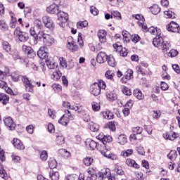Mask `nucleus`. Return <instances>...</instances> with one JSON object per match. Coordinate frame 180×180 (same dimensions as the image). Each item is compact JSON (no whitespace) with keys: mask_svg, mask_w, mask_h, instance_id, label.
Returning a JSON list of instances; mask_svg holds the SVG:
<instances>
[{"mask_svg":"<svg viewBox=\"0 0 180 180\" xmlns=\"http://www.w3.org/2000/svg\"><path fill=\"white\" fill-rule=\"evenodd\" d=\"M153 44L155 47H160L162 53H168V50L171 47V43L169 41L165 40V38H162L160 35H156L153 39Z\"/></svg>","mask_w":180,"mask_h":180,"instance_id":"obj_1","label":"nucleus"},{"mask_svg":"<svg viewBox=\"0 0 180 180\" xmlns=\"http://www.w3.org/2000/svg\"><path fill=\"white\" fill-rule=\"evenodd\" d=\"M22 81L25 86V89L27 92H31L33 94V88L36 86H40L41 83L40 82H34V80H30L26 76H22Z\"/></svg>","mask_w":180,"mask_h":180,"instance_id":"obj_2","label":"nucleus"},{"mask_svg":"<svg viewBox=\"0 0 180 180\" xmlns=\"http://www.w3.org/2000/svg\"><path fill=\"white\" fill-rule=\"evenodd\" d=\"M101 89H106V83L103 82V80H98V82H94L91 85V94L94 95V96L101 95Z\"/></svg>","mask_w":180,"mask_h":180,"instance_id":"obj_3","label":"nucleus"},{"mask_svg":"<svg viewBox=\"0 0 180 180\" xmlns=\"http://www.w3.org/2000/svg\"><path fill=\"white\" fill-rule=\"evenodd\" d=\"M57 23H58L60 27H65V23L68 22V13L60 10V11L57 13Z\"/></svg>","mask_w":180,"mask_h":180,"instance_id":"obj_4","label":"nucleus"},{"mask_svg":"<svg viewBox=\"0 0 180 180\" xmlns=\"http://www.w3.org/2000/svg\"><path fill=\"white\" fill-rule=\"evenodd\" d=\"M74 116L71 114L70 110H65V114L59 119L58 123L62 126H67L70 123V120H73Z\"/></svg>","mask_w":180,"mask_h":180,"instance_id":"obj_5","label":"nucleus"},{"mask_svg":"<svg viewBox=\"0 0 180 180\" xmlns=\"http://www.w3.org/2000/svg\"><path fill=\"white\" fill-rule=\"evenodd\" d=\"M14 34L18 36V40L22 43H26L29 40V34L22 32L20 27H17L14 31Z\"/></svg>","mask_w":180,"mask_h":180,"instance_id":"obj_6","label":"nucleus"},{"mask_svg":"<svg viewBox=\"0 0 180 180\" xmlns=\"http://www.w3.org/2000/svg\"><path fill=\"white\" fill-rule=\"evenodd\" d=\"M98 151H100L102 155H103V157H105V158H109L110 160H117V155L113 153H110V152L109 151V148H108L106 146L105 148L98 147Z\"/></svg>","mask_w":180,"mask_h":180,"instance_id":"obj_7","label":"nucleus"},{"mask_svg":"<svg viewBox=\"0 0 180 180\" xmlns=\"http://www.w3.org/2000/svg\"><path fill=\"white\" fill-rule=\"evenodd\" d=\"M8 53H10V56H12L13 60H20L22 64L27 65L29 63V60L27 58H22L20 57V56H19V52L16 49L12 50Z\"/></svg>","mask_w":180,"mask_h":180,"instance_id":"obj_8","label":"nucleus"},{"mask_svg":"<svg viewBox=\"0 0 180 180\" xmlns=\"http://www.w3.org/2000/svg\"><path fill=\"white\" fill-rule=\"evenodd\" d=\"M22 49L23 53L26 54L28 58H34V57H36V52H34L31 46L22 45Z\"/></svg>","mask_w":180,"mask_h":180,"instance_id":"obj_9","label":"nucleus"},{"mask_svg":"<svg viewBox=\"0 0 180 180\" xmlns=\"http://www.w3.org/2000/svg\"><path fill=\"white\" fill-rule=\"evenodd\" d=\"M42 20L44 26L47 27V29H49V30H54V21H53L51 18L45 15L42 18Z\"/></svg>","mask_w":180,"mask_h":180,"instance_id":"obj_10","label":"nucleus"},{"mask_svg":"<svg viewBox=\"0 0 180 180\" xmlns=\"http://www.w3.org/2000/svg\"><path fill=\"white\" fill-rule=\"evenodd\" d=\"M86 147H89L90 148V150H95V148H97V150H99V148H101V145L99 144V143H96L95 142V141L89 139L86 140Z\"/></svg>","mask_w":180,"mask_h":180,"instance_id":"obj_11","label":"nucleus"},{"mask_svg":"<svg viewBox=\"0 0 180 180\" xmlns=\"http://www.w3.org/2000/svg\"><path fill=\"white\" fill-rule=\"evenodd\" d=\"M43 43L46 47H50L56 43V40L53 36L47 34L43 39Z\"/></svg>","mask_w":180,"mask_h":180,"instance_id":"obj_12","label":"nucleus"},{"mask_svg":"<svg viewBox=\"0 0 180 180\" xmlns=\"http://www.w3.org/2000/svg\"><path fill=\"white\" fill-rule=\"evenodd\" d=\"M4 122L5 126H6V127H8L10 130H15V127H16V124L13 122V120L12 119V117H5L4 118Z\"/></svg>","mask_w":180,"mask_h":180,"instance_id":"obj_13","label":"nucleus"},{"mask_svg":"<svg viewBox=\"0 0 180 180\" xmlns=\"http://www.w3.org/2000/svg\"><path fill=\"white\" fill-rule=\"evenodd\" d=\"M168 32H172V33H179V25L174 21H172L168 27H167Z\"/></svg>","mask_w":180,"mask_h":180,"instance_id":"obj_14","label":"nucleus"},{"mask_svg":"<svg viewBox=\"0 0 180 180\" xmlns=\"http://www.w3.org/2000/svg\"><path fill=\"white\" fill-rule=\"evenodd\" d=\"M37 56L41 60H44V58H47L49 57V49L46 46H43L39 49L37 51Z\"/></svg>","mask_w":180,"mask_h":180,"instance_id":"obj_15","label":"nucleus"},{"mask_svg":"<svg viewBox=\"0 0 180 180\" xmlns=\"http://www.w3.org/2000/svg\"><path fill=\"white\" fill-rule=\"evenodd\" d=\"M110 174V169L109 168L103 169L98 173V179L102 180L106 178L108 179Z\"/></svg>","mask_w":180,"mask_h":180,"instance_id":"obj_16","label":"nucleus"},{"mask_svg":"<svg viewBox=\"0 0 180 180\" xmlns=\"http://www.w3.org/2000/svg\"><path fill=\"white\" fill-rule=\"evenodd\" d=\"M108 56L106 53L103 51L99 52L96 57L97 63H98V64H103V63L108 60Z\"/></svg>","mask_w":180,"mask_h":180,"instance_id":"obj_17","label":"nucleus"},{"mask_svg":"<svg viewBox=\"0 0 180 180\" xmlns=\"http://www.w3.org/2000/svg\"><path fill=\"white\" fill-rule=\"evenodd\" d=\"M133 78V70L131 69H128L125 72L123 77L121 79L122 82L127 83V81H130Z\"/></svg>","mask_w":180,"mask_h":180,"instance_id":"obj_18","label":"nucleus"},{"mask_svg":"<svg viewBox=\"0 0 180 180\" xmlns=\"http://www.w3.org/2000/svg\"><path fill=\"white\" fill-rule=\"evenodd\" d=\"M13 145L14 146L15 148H17V150H25V145L19 139H13Z\"/></svg>","mask_w":180,"mask_h":180,"instance_id":"obj_19","label":"nucleus"},{"mask_svg":"<svg viewBox=\"0 0 180 180\" xmlns=\"http://www.w3.org/2000/svg\"><path fill=\"white\" fill-rule=\"evenodd\" d=\"M105 96L110 102H113L117 99V95L115 93H113V91H110L109 90L105 92Z\"/></svg>","mask_w":180,"mask_h":180,"instance_id":"obj_20","label":"nucleus"},{"mask_svg":"<svg viewBox=\"0 0 180 180\" xmlns=\"http://www.w3.org/2000/svg\"><path fill=\"white\" fill-rule=\"evenodd\" d=\"M65 180H85L84 174H69L65 177Z\"/></svg>","mask_w":180,"mask_h":180,"instance_id":"obj_21","label":"nucleus"},{"mask_svg":"<svg viewBox=\"0 0 180 180\" xmlns=\"http://www.w3.org/2000/svg\"><path fill=\"white\" fill-rule=\"evenodd\" d=\"M46 11L48 12V13L54 15V13H58V12H60V10L58 9V6H57L56 4H52L50 6L47 7Z\"/></svg>","mask_w":180,"mask_h":180,"instance_id":"obj_22","label":"nucleus"},{"mask_svg":"<svg viewBox=\"0 0 180 180\" xmlns=\"http://www.w3.org/2000/svg\"><path fill=\"white\" fill-rule=\"evenodd\" d=\"M106 34H107V32L105 31V30H98V37L101 43H106Z\"/></svg>","mask_w":180,"mask_h":180,"instance_id":"obj_23","label":"nucleus"},{"mask_svg":"<svg viewBox=\"0 0 180 180\" xmlns=\"http://www.w3.org/2000/svg\"><path fill=\"white\" fill-rule=\"evenodd\" d=\"M2 49L6 53H9L12 50V46H11V44L8 42L7 41H2L1 42Z\"/></svg>","mask_w":180,"mask_h":180,"instance_id":"obj_24","label":"nucleus"},{"mask_svg":"<svg viewBox=\"0 0 180 180\" xmlns=\"http://www.w3.org/2000/svg\"><path fill=\"white\" fill-rule=\"evenodd\" d=\"M110 141H112V137L110 136H104L101 143H100L101 148L106 149V143H110Z\"/></svg>","mask_w":180,"mask_h":180,"instance_id":"obj_25","label":"nucleus"},{"mask_svg":"<svg viewBox=\"0 0 180 180\" xmlns=\"http://www.w3.org/2000/svg\"><path fill=\"white\" fill-rule=\"evenodd\" d=\"M0 102L3 105H6L9 103V96L5 94L4 93H0Z\"/></svg>","mask_w":180,"mask_h":180,"instance_id":"obj_26","label":"nucleus"},{"mask_svg":"<svg viewBox=\"0 0 180 180\" xmlns=\"http://www.w3.org/2000/svg\"><path fill=\"white\" fill-rule=\"evenodd\" d=\"M148 32L154 36H158L161 34V30L158 27H150L148 29Z\"/></svg>","mask_w":180,"mask_h":180,"instance_id":"obj_27","label":"nucleus"},{"mask_svg":"<svg viewBox=\"0 0 180 180\" xmlns=\"http://www.w3.org/2000/svg\"><path fill=\"white\" fill-rule=\"evenodd\" d=\"M126 164L128 167H133L134 168H140V165L136 162V160L132 159H127Z\"/></svg>","mask_w":180,"mask_h":180,"instance_id":"obj_28","label":"nucleus"},{"mask_svg":"<svg viewBox=\"0 0 180 180\" xmlns=\"http://www.w3.org/2000/svg\"><path fill=\"white\" fill-rule=\"evenodd\" d=\"M108 65L110 67H115L116 66V60H115V57L112 55H109L107 57V60Z\"/></svg>","mask_w":180,"mask_h":180,"instance_id":"obj_29","label":"nucleus"},{"mask_svg":"<svg viewBox=\"0 0 180 180\" xmlns=\"http://www.w3.org/2000/svg\"><path fill=\"white\" fill-rule=\"evenodd\" d=\"M178 157V153L175 150H172L167 155V158L171 160V161H175Z\"/></svg>","mask_w":180,"mask_h":180,"instance_id":"obj_30","label":"nucleus"},{"mask_svg":"<svg viewBox=\"0 0 180 180\" xmlns=\"http://www.w3.org/2000/svg\"><path fill=\"white\" fill-rule=\"evenodd\" d=\"M134 96L136 99H139V101L144 99V95H143V93L141 91H140V89L134 90Z\"/></svg>","mask_w":180,"mask_h":180,"instance_id":"obj_31","label":"nucleus"},{"mask_svg":"<svg viewBox=\"0 0 180 180\" xmlns=\"http://www.w3.org/2000/svg\"><path fill=\"white\" fill-rule=\"evenodd\" d=\"M165 18H166V19H175V18H176V14H175V13L171 11H165Z\"/></svg>","mask_w":180,"mask_h":180,"instance_id":"obj_32","label":"nucleus"},{"mask_svg":"<svg viewBox=\"0 0 180 180\" xmlns=\"http://www.w3.org/2000/svg\"><path fill=\"white\" fill-rule=\"evenodd\" d=\"M49 176L52 180H58L60 179V173H58V172H54L53 170H51L49 172Z\"/></svg>","mask_w":180,"mask_h":180,"instance_id":"obj_33","label":"nucleus"},{"mask_svg":"<svg viewBox=\"0 0 180 180\" xmlns=\"http://www.w3.org/2000/svg\"><path fill=\"white\" fill-rule=\"evenodd\" d=\"M68 47L69 50H70V51H72V53H74V51H77V50H78V45L75 44V41L68 42Z\"/></svg>","mask_w":180,"mask_h":180,"instance_id":"obj_34","label":"nucleus"},{"mask_svg":"<svg viewBox=\"0 0 180 180\" xmlns=\"http://www.w3.org/2000/svg\"><path fill=\"white\" fill-rule=\"evenodd\" d=\"M59 61H60V64L61 65V67H63V68H66V70H71V68H72V66H68L67 65V61L65 60V59L63 57L59 58Z\"/></svg>","mask_w":180,"mask_h":180,"instance_id":"obj_35","label":"nucleus"},{"mask_svg":"<svg viewBox=\"0 0 180 180\" xmlns=\"http://www.w3.org/2000/svg\"><path fill=\"white\" fill-rule=\"evenodd\" d=\"M150 11L152 12L153 15H158V13L161 12V8H160L158 5L155 4L150 7Z\"/></svg>","mask_w":180,"mask_h":180,"instance_id":"obj_36","label":"nucleus"},{"mask_svg":"<svg viewBox=\"0 0 180 180\" xmlns=\"http://www.w3.org/2000/svg\"><path fill=\"white\" fill-rule=\"evenodd\" d=\"M11 22H10V27L12 29H15L16 27V23L18 22V20H16V17L13 15V14H11Z\"/></svg>","mask_w":180,"mask_h":180,"instance_id":"obj_37","label":"nucleus"},{"mask_svg":"<svg viewBox=\"0 0 180 180\" xmlns=\"http://www.w3.org/2000/svg\"><path fill=\"white\" fill-rule=\"evenodd\" d=\"M46 64L50 70H54V68H57L58 64L50 60H46Z\"/></svg>","mask_w":180,"mask_h":180,"instance_id":"obj_38","label":"nucleus"},{"mask_svg":"<svg viewBox=\"0 0 180 180\" xmlns=\"http://www.w3.org/2000/svg\"><path fill=\"white\" fill-rule=\"evenodd\" d=\"M51 78L54 81H58V79H60V78H61V72L59 70H56V71L53 72L51 75Z\"/></svg>","mask_w":180,"mask_h":180,"instance_id":"obj_39","label":"nucleus"},{"mask_svg":"<svg viewBox=\"0 0 180 180\" xmlns=\"http://www.w3.org/2000/svg\"><path fill=\"white\" fill-rule=\"evenodd\" d=\"M89 129L91 131H98L99 130V125L96 123L91 122L89 124Z\"/></svg>","mask_w":180,"mask_h":180,"instance_id":"obj_40","label":"nucleus"},{"mask_svg":"<svg viewBox=\"0 0 180 180\" xmlns=\"http://www.w3.org/2000/svg\"><path fill=\"white\" fill-rule=\"evenodd\" d=\"M92 162H94V159L91 157H86L83 159V163L86 167H89V165L92 164Z\"/></svg>","mask_w":180,"mask_h":180,"instance_id":"obj_41","label":"nucleus"},{"mask_svg":"<svg viewBox=\"0 0 180 180\" xmlns=\"http://www.w3.org/2000/svg\"><path fill=\"white\" fill-rule=\"evenodd\" d=\"M88 26V21H79L77 23V29H84V27H86Z\"/></svg>","mask_w":180,"mask_h":180,"instance_id":"obj_42","label":"nucleus"},{"mask_svg":"<svg viewBox=\"0 0 180 180\" xmlns=\"http://www.w3.org/2000/svg\"><path fill=\"white\" fill-rule=\"evenodd\" d=\"M122 91L124 95H126L127 96H130V95H131V90H130V89L126 86H122Z\"/></svg>","mask_w":180,"mask_h":180,"instance_id":"obj_43","label":"nucleus"},{"mask_svg":"<svg viewBox=\"0 0 180 180\" xmlns=\"http://www.w3.org/2000/svg\"><path fill=\"white\" fill-rule=\"evenodd\" d=\"M87 173L89 174V176L94 178V179H96V171H95L94 168H89L87 169Z\"/></svg>","mask_w":180,"mask_h":180,"instance_id":"obj_44","label":"nucleus"},{"mask_svg":"<svg viewBox=\"0 0 180 180\" xmlns=\"http://www.w3.org/2000/svg\"><path fill=\"white\" fill-rule=\"evenodd\" d=\"M49 167L51 169H53V168H56L57 167V161L55 159H50L49 160Z\"/></svg>","mask_w":180,"mask_h":180,"instance_id":"obj_45","label":"nucleus"},{"mask_svg":"<svg viewBox=\"0 0 180 180\" xmlns=\"http://www.w3.org/2000/svg\"><path fill=\"white\" fill-rule=\"evenodd\" d=\"M91 106L94 112H99L101 110V105L95 101L91 103Z\"/></svg>","mask_w":180,"mask_h":180,"instance_id":"obj_46","label":"nucleus"},{"mask_svg":"<svg viewBox=\"0 0 180 180\" xmlns=\"http://www.w3.org/2000/svg\"><path fill=\"white\" fill-rule=\"evenodd\" d=\"M118 141L120 144H126V143H127V138H126V135H120L118 137Z\"/></svg>","mask_w":180,"mask_h":180,"instance_id":"obj_47","label":"nucleus"},{"mask_svg":"<svg viewBox=\"0 0 180 180\" xmlns=\"http://www.w3.org/2000/svg\"><path fill=\"white\" fill-rule=\"evenodd\" d=\"M70 109L72 110H75V112H77V113H82V112L84 111V110L82 109V106H78L77 105L71 106Z\"/></svg>","mask_w":180,"mask_h":180,"instance_id":"obj_48","label":"nucleus"},{"mask_svg":"<svg viewBox=\"0 0 180 180\" xmlns=\"http://www.w3.org/2000/svg\"><path fill=\"white\" fill-rule=\"evenodd\" d=\"M56 143L58 144L59 146H61V144H64L65 143L64 136L61 135L56 136Z\"/></svg>","mask_w":180,"mask_h":180,"instance_id":"obj_49","label":"nucleus"},{"mask_svg":"<svg viewBox=\"0 0 180 180\" xmlns=\"http://www.w3.org/2000/svg\"><path fill=\"white\" fill-rule=\"evenodd\" d=\"M132 132L134 134H141V133H143V127H133Z\"/></svg>","mask_w":180,"mask_h":180,"instance_id":"obj_50","label":"nucleus"},{"mask_svg":"<svg viewBox=\"0 0 180 180\" xmlns=\"http://www.w3.org/2000/svg\"><path fill=\"white\" fill-rule=\"evenodd\" d=\"M105 78L107 79H113V77H115V73L110 70H107L105 74Z\"/></svg>","mask_w":180,"mask_h":180,"instance_id":"obj_51","label":"nucleus"},{"mask_svg":"<svg viewBox=\"0 0 180 180\" xmlns=\"http://www.w3.org/2000/svg\"><path fill=\"white\" fill-rule=\"evenodd\" d=\"M0 30L5 32V30H8V24L5 22L4 20H0Z\"/></svg>","mask_w":180,"mask_h":180,"instance_id":"obj_52","label":"nucleus"},{"mask_svg":"<svg viewBox=\"0 0 180 180\" xmlns=\"http://www.w3.org/2000/svg\"><path fill=\"white\" fill-rule=\"evenodd\" d=\"M108 127L110 130H112V131H115V130H116V122H108Z\"/></svg>","mask_w":180,"mask_h":180,"instance_id":"obj_53","label":"nucleus"},{"mask_svg":"<svg viewBox=\"0 0 180 180\" xmlns=\"http://www.w3.org/2000/svg\"><path fill=\"white\" fill-rule=\"evenodd\" d=\"M168 57H176L178 56V51L175 49H172L169 51L167 54Z\"/></svg>","mask_w":180,"mask_h":180,"instance_id":"obj_54","label":"nucleus"},{"mask_svg":"<svg viewBox=\"0 0 180 180\" xmlns=\"http://www.w3.org/2000/svg\"><path fill=\"white\" fill-rule=\"evenodd\" d=\"M49 155H47V151L43 150L41 152L40 158L42 161H46Z\"/></svg>","mask_w":180,"mask_h":180,"instance_id":"obj_55","label":"nucleus"},{"mask_svg":"<svg viewBox=\"0 0 180 180\" xmlns=\"http://www.w3.org/2000/svg\"><path fill=\"white\" fill-rule=\"evenodd\" d=\"M136 150L140 155H144V154H146V151H144V148H143V146H136Z\"/></svg>","mask_w":180,"mask_h":180,"instance_id":"obj_56","label":"nucleus"},{"mask_svg":"<svg viewBox=\"0 0 180 180\" xmlns=\"http://www.w3.org/2000/svg\"><path fill=\"white\" fill-rule=\"evenodd\" d=\"M19 72H15V73H13L11 75L12 80L14 81V82H18L19 81Z\"/></svg>","mask_w":180,"mask_h":180,"instance_id":"obj_57","label":"nucleus"},{"mask_svg":"<svg viewBox=\"0 0 180 180\" xmlns=\"http://www.w3.org/2000/svg\"><path fill=\"white\" fill-rule=\"evenodd\" d=\"M82 115H83V120H84V122H90L91 121V117L89 116V114L82 111Z\"/></svg>","mask_w":180,"mask_h":180,"instance_id":"obj_58","label":"nucleus"},{"mask_svg":"<svg viewBox=\"0 0 180 180\" xmlns=\"http://www.w3.org/2000/svg\"><path fill=\"white\" fill-rule=\"evenodd\" d=\"M46 36H47V34L44 33V31L41 30L38 32L36 37L40 39H43V40H44Z\"/></svg>","mask_w":180,"mask_h":180,"instance_id":"obj_59","label":"nucleus"},{"mask_svg":"<svg viewBox=\"0 0 180 180\" xmlns=\"http://www.w3.org/2000/svg\"><path fill=\"white\" fill-rule=\"evenodd\" d=\"M115 172L116 175H120L121 176L124 175V172L123 171V169H122V167H117L115 168Z\"/></svg>","mask_w":180,"mask_h":180,"instance_id":"obj_60","label":"nucleus"},{"mask_svg":"<svg viewBox=\"0 0 180 180\" xmlns=\"http://www.w3.org/2000/svg\"><path fill=\"white\" fill-rule=\"evenodd\" d=\"M122 156L124 157V158H126V157H129V155H131L133 154V150L128 149L124 152H122Z\"/></svg>","mask_w":180,"mask_h":180,"instance_id":"obj_61","label":"nucleus"},{"mask_svg":"<svg viewBox=\"0 0 180 180\" xmlns=\"http://www.w3.org/2000/svg\"><path fill=\"white\" fill-rule=\"evenodd\" d=\"M90 12L91 13H92V15H94V16H96V15H98V13H99V11H98L97 8L91 6L90 7Z\"/></svg>","mask_w":180,"mask_h":180,"instance_id":"obj_62","label":"nucleus"},{"mask_svg":"<svg viewBox=\"0 0 180 180\" xmlns=\"http://www.w3.org/2000/svg\"><path fill=\"white\" fill-rule=\"evenodd\" d=\"M112 18H114L115 19H122L120 12L117 11H114L113 13H112Z\"/></svg>","mask_w":180,"mask_h":180,"instance_id":"obj_63","label":"nucleus"},{"mask_svg":"<svg viewBox=\"0 0 180 180\" xmlns=\"http://www.w3.org/2000/svg\"><path fill=\"white\" fill-rule=\"evenodd\" d=\"M0 176L1 178H6L8 176V174H6V171L4 169V167L0 165Z\"/></svg>","mask_w":180,"mask_h":180,"instance_id":"obj_64","label":"nucleus"}]
</instances>
